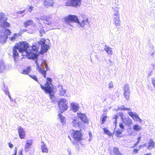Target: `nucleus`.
<instances>
[{
    "mask_svg": "<svg viewBox=\"0 0 155 155\" xmlns=\"http://www.w3.org/2000/svg\"><path fill=\"white\" fill-rule=\"evenodd\" d=\"M89 136H90H90H91V135H90V134H89Z\"/></svg>",
    "mask_w": 155,
    "mask_h": 155,
    "instance_id": "obj_64",
    "label": "nucleus"
},
{
    "mask_svg": "<svg viewBox=\"0 0 155 155\" xmlns=\"http://www.w3.org/2000/svg\"><path fill=\"white\" fill-rule=\"evenodd\" d=\"M123 123L126 125L128 126H130L132 124V121L129 117L126 119H124L122 120Z\"/></svg>",
    "mask_w": 155,
    "mask_h": 155,
    "instance_id": "obj_22",
    "label": "nucleus"
},
{
    "mask_svg": "<svg viewBox=\"0 0 155 155\" xmlns=\"http://www.w3.org/2000/svg\"><path fill=\"white\" fill-rule=\"evenodd\" d=\"M6 68L4 62L0 60V73L4 72L6 70Z\"/></svg>",
    "mask_w": 155,
    "mask_h": 155,
    "instance_id": "obj_18",
    "label": "nucleus"
},
{
    "mask_svg": "<svg viewBox=\"0 0 155 155\" xmlns=\"http://www.w3.org/2000/svg\"><path fill=\"white\" fill-rule=\"evenodd\" d=\"M38 43H35V44L32 45V46H30V48L32 51H38L39 49V47L40 45H38Z\"/></svg>",
    "mask_w": 155,
    "mask_h": 155,
    "instance_id": "obj_23",
    "label": "nucleus"
},
{
    "mask_svg": "<svg viewBox=\"0 0 155 155\" xmlns=\"http://www.w3.org/2000/svg\"><path fill=\"white\" fill-rule=\"evenodd\" d=\"M58 115L59 116V118L62 124H64V123H65L64 117L60 114H58Z\"/></svg>",
    "mask_w": 155,
    "mask_h": 155,
    "instance_id": "obj_35",
    "label": "nucleus"
},
{
    "mask_svg": "<svg viewBox=\"0 0 155 155\" xmlns=\"http://www.w3.org/2000/svg\"><path fill=\"white\" fill-rule=\"evenodd\" d=\"M7 18L5 14L0 13V26L4 27H8L10 26L9 23L6 21Z\"/></svg>",
    "mask_w": 155,
    "mask_h": 155,
    "instance_id": "obj_6",
    "label": "nucleus"
},
{
    "mask_svg": "<svg viewBox=\"0 0 155 155\" xmlns=\"http://www.w3.org/2000/svg\"><path fill=\"white\" fill-rule=\"evenodd\" d=\"M133 129L136 131H139L142 129V127L138 125L135 124L133 126Z\"/></svg>",
    "mask_w": 155,
    "mask_h": 155,
    "instance_id": "obj_29",
    "label": "nucleus"
},
{
    "mask_svg": "<svg viewBox=\"0 0 155 155\" xmlns=\"http://www.w3.org/2000/svg\"><path fill=\"white\" fill-rule=\"evenodd\" d=\"M108 64H109V66H111L113 65V62L110 60H109L107 61H106Z\"/></svg>",
    "mask_w": 155,
    "mask_h": 155,
    "instance_id": "obj_42",
    "label": "nucleus"
},
{
    "mask_svg": "<svg viewBox=\"0 0 155 155\" xmlns=\"http://www.w3.org/2000/svg\"><path fill=\"white\" fill-rule=\"evenodd\" d=\"M81 0H67L65 6L76 7L80 6Z\"/></svg>",
    "mask_w": 155,
    "mask_h": 155,
    "instance_id": "obj_8",
    "label": "nucleus"
},
{
    "mask_svg": "<svg viewBox=\"0 0 155 155\" xmlns=\"http://www.w3.org/2000/svg\"><path fill=\"white\" fill-rule=\"evenodd\" d=\"M41 150L42 152L43 153H48V150L47 148L46 145L42 141L41 142Z\"/></svg>",
    "mask_w": 155,
    "mask_h": 155,
    "instance_id": "obj_24",
    "label": "nucleus"
},
{
    "mask_svg": "<svg viewBox=\"0 0 155 155\" xmlns=\"http://www.w3.org/2000/svg\"><path fill=\"white\" fill-rule=\"evenodd\" d=\"M141 137L140 136L138 137L137 138V141H139V142H140V140L141 139Z\"/></svg>",
    "mask_w": 155,
    "mask_h": 155,
    "instance_id": "obj_60",
    "label": "nucleus"
},
{
    "mask_svg": "<svg viewBox=\"0 0 155 155\" xmlns=\"http://www.w3.org/2000/svg\"><path fill=\"white\" fill-rule=\"evenodd\" d=\"M113 87V85L112 81L110 82L109 84V87L110 89L112 88Z\"/></svg>",
    "mask_w": 155,
    "mask_h": 155,
    "instance_id": "obj_45",
    "label": "nucleus"
},
{
    "mask_svg": "<svg viewBox=\"0 0 155 155\" xmlns=\"http://www.w3.org/2000/svg\"><path fill=\"white\" fill-rule=\"evenodd\" d=\"M112 8L113 9L114 11L113 18L120 17V14L119 13V8L118 7H115L114 8Z\"/></svg>",
    "mask_w": 155,
    "mask_h": 155,
    "instance_id": "obj_17",
    "label": "nucleus"
},
{
    "mask_svg": "<svg viewBox=\"0 0 155 155\" xmlns=\"http://www.w3.org/2000/svg\"><path fill=\"white\" fill-rule=\"evenodd\" d=\"M15 153L14 154H13V155H16V154H17V148L16 147H15Z\"/></svg>",
    "mask_w": 155,
    "mask_h": 155,
    "instance_id": "obj_52",
    "label": "nucleus"
},
{
    "mask_svg": "<svg viewBox=\"0 0 155 155\" xmlns=\"http://www.w3.org/2000/svg\"><path fill=\"white\" fill-rule=\"evenodd\" d=\"M128 114L134 120L137 121H139L140 123L142 122V120L139 117L138 114L136 113H134L131 111L129 112Z\"/></svg>",
    "mask_w": 155,
    "mask_h": 155,
    "instance_id": "obj_12",
    "label": "nucleus"
},
{
    "mask_svg": "<svg viewBox=\"0 0 155 155\" xmlns=\"http://www.w3.org/2000/svg\"><path fill=\"white\" fill-rule=\"evenodd\" d=\"M104 49L108 54L111 55L112 54L113 52L112 48L109 46L106 45L104 48Z\"/></svg>",
    "mask_w": 155,
    "mask_h": 155,
    "instance_id": "obj_27",
    "label": "nucleus"
},
{
    "mask_svg": "<svg viewBox=\"0 0 155 155\" xmlns=\"http://www.w3.org/2000/svg\"><path fill=\"white\" fill-rule=\"evenodd\" d=\"M110 155H122L119 150L118 148L114 147L113 148L112 152L110 153Z\"/></svg>",
    "mask_w": 155,
    "mask_h": 155,
    "instance_id": "obj_20",
    "label": "nucleus"
},
{
    "mask_svg": "<svg viewBox=\"0 0 155 155\" xmlns=\"http://www.w3.org/2000/svg\"><path fill=\"white\" fill-rule=\"evenodd\" d=\"M58 87L59 89V90H60V89H63L62 85L61 84H59V85H58Z\"/></svg>",
    "mask_w": 155,
    "mask_h": 155,
    "instance_id": "obj_49",
    "label": "nucleus"
},
{
    "mask_svg": "<svg viewBox=\"0 0 155 155\" xmlns=\"http://www.w3.org/2000/svg\"><path fill=\"white\" fill-rule=\"evenodd\" d=\"M155 147V143L153 141V140L150 139L149 140L148 143V149H152Z\"/></svg>",
    "mask_w": 155,
    "mask_h": 155,
    "instance_id": "obj_21",
    "label": "nucleus"
},
{
    "mask_svg": "<svg viewBox=\"0 0 155 155\" xmlns=\"http://www.w3.org/2000/svg\"><path fill=\"white\" fill-rule=\"evenodd\" d=\"M33 143V140L32 139L27 140L24 147V150L27 152L30 150Z\"/></svg>",
    "mask_w": 155,
    "mask_h": 155,
    "instance_id": "obj_15",
    "label": "nucleus"
},
{
    "mask_svg": "<svg viewBox=\"0 0 155 155\" xmlns=\"http://www.w3.org/2000/svg\"><path fill=\"white\" fill-rule=\"evenodd\" d=\"M107 117L106 116L103 115L101 117V120L102 121L101 124H104L106 120Z\"/></svg>",
    "mask_w": 155,
    "mask_h": 155,
    "instance_id": "obj_37",
    "label": "nucleus"
},
{
    "mask_svg": "<svg viewBox=\"0 0 155 155\" xmlns=\"http://www.w3.org/2000/svg\"><path fill=\"white\" fill-rule=\"evenodd\" d=\"M40 19L42 20L45 21H48V18L47 17L45 16H41Z\"/></svg>",
    "mask_w": 155,
    "mask_h": 155,
    "instance_id": "obj_39",
    "label": "nucleus"
},
{
    "mask_svg": "<svg viewBox=\"0 0 155 155\" xmlns=\"http://www.w3.org/2000/svg\"><path fill=\"white\" fill-rule=\"evenodd\" d=\"M18 155H23L22 151L21 150L19 151V153H18Z\"/></svg>",
    "mask_w": 155,
    "mask_h": 155,
    "instance_id": "obj_57",
    "label": "nucleus"
},
{
    "mask_svg": "<svg viewBox=\"0 0 155 155\" xmlns=\"http://www.w3.org/2000/svg\"><path fill=\"white\" fill-rule=\"evenodd\" d=\"M47 22L46 23V24H47L48 25H51V22L50 21H49L48 20V21H46Z\"/></svg>",
    "mask_w": 155,
    "mask_h": 155,
    "instance_id": "obj_53",
    "label": "nucleus"
},
{
    "mask_svg": "<svg viewBox=\"0 0 155 155\" xmlns=\"http://www.w3.org/2000/svg\"><path fill=\"white\" fill-rule=\"evenodd\" d=\"M77 115L78 118L80 119L81 121L84 123H87L88 122V120L85 114L79 113H78Z\"/></svg>",
    "mask_w": 155,
    "mask_h": 155,
    "instance_id": "obj_14",
    "label": "nucleus"
},
{
    "mask_svg": "<svg viewBox=\"0 0 155 155\" xmlns=\"http://www.w3.org/2000/svg\"><path fill=\"white\" fill-rule=\"evenodd\" d=\"M30 69V68L28 67L25 70H22L21 73L23 74H27L29 73Z\"/></svg>",
    "mask_w": 155,
    "mask_h": 155,
    "instance_id": "obj_30",
    "label": "nucleus"
},
{
    "mask_svg": "<svg viewBox=\"0 0 155 155\" xmlns=\"http://www.w3.org/2000/svg\"><path fill=\"white\" fill-rule=\"evenodd\" d=\"M11 33V32L9 29H7L5 30L3 34L8 36V35H10Z\"/></svg>",
    "mask_w": 155,
    "mask_h": 155,
    "instance_id": "obj_36",
    "label": "nucleus"
},
{
    "mask_svg": "<svg viewBox=\"0 0 155 155\" xmlns=\"http://www.w3.org/2000/svg\"><path fill=\"white\" fill-rule=\"evenodd\" d=\"M7 95H8V97H9V98L10 100V101H12V97H11V95H10L9 94H7Z\"/></svg>",
    "mask_w": 155,
    "mask_h": 155,
    "instance_id": "obj_58",
    "label": "nucleus"
},
{
    "mask_svg": "<svg viewBox=\"0 0 155 155\" xmlns=\"http://www.w3.org/2000/svg\"><path fill=\"white\" fill-rule=\"evenodd\" d=\"M46 41L44 38L41 39L40 40L38 41V45H41V52L44 54L48 50L49 48L48 45L45 44Z\"/></svg>",
    "mask_w": 155,
    "mask_h": 155,
    "instance_id": "obj_7",
    "label": "nucleus"
},
{
    "mask_svg": "<svg viewBox=\"0 0 155 155\" xmlns=\"http://www.w3.org/2000/svg\"><path fill=\"white\" fill-rule=\"evenodd\" d=\"M15 38V37L14 36H13L10 39L11 41H13Z\"/></svg>",
    "mask_w": 155,
    "mask_h": 155,
    "instance_id": "obj_55",
    "label": "nucleus"
},
{
    "mask_svg": "<svg viewBox=\"0 0 155 155\" xmlns=\"http://www.w3.org/2000/svg\"><path fill=\"white\" fill-rule=\"evenodd\" d=\"M139 150L138 149H134L133 150V152L135 154H136L138 153Z\"/></svg>",
    "mask_w": 155,
    "mask_h": 155,
    "instance_id": "obj_48",
    "label": "nucleus"
},
{
    "mask_svg": "<svg viewBox=\"0 0 155 155\" xmlns=\"http://www.w3.org/2000/svg\"><path fill=\"white\" fill-rule=\"evenodd\" d=\"M33 7L32 6H30L29 7V8L28 9V10H29V11L30 12H31V11H32L33 10Z\"/></svg>",
    "mask_w": 155,
    "mask_h": 155,
    "instance_id": "obj_51",
    "label": "nucleus"
},
{
    "mask_svg": "<svg viewBox=\"0 0 155 155\" xmlns=\"http://www.w3.org/2000/svg\"><path fill=\"white\" fill-rule=\"evenodd\" d=\"M71 121L72 126L74 127L80 128L82 126L81 122L78 117H76L74 118H71Z\"/></svg>",
    "mask_w": 155,
    "mask_h": 155,
    "instance_id": "obj_11",
    "label": "nucleus"
},
{
    "mask_svg": "<svg viewBox=\"0 0 155 155\" xmlns=\"http://www.w3.org/2000/svg\"><path fill=\"white\" fill-rule=\"evenodd\" d=\"M29 76L34 80L37 81L40 85L41 88L45 92L49 94L50 97L52 99L54 96V89L55 87L53 85L52 81V80L50 78H47L46 79V83L45 84V86L40 83L38 81L36 76L35 75H30Z\"/></svg>",
    "mask_w": 155,
    "mask_h": 155,
    "instance_id": "obj_1",
    "label": "nucleus"
},
{
    "mask_svg": "<svg viewBox=\"0 0 155 155\" xmlns=\"http://www.w3.org/2000/svg\"><path fill=\"white\" fill-rule=\"evenodd\" d=\"M40 35V36L42 37L43 36V34L45 33V31L43 29H41L39 31Z\"/></svg>",
    "mask_w": 155,
    "mask_h": 155,
    "instance_id": "obj_41",
    "label": "nucleus"
},
{
    "mask_svg": "<svg viewBox=\"0 0 155 155\" xmlns=\"http://www.w3.org/2000/svg\"><path fill=\"white\" fill-rule=\"evenodd\" d=\"M143 145H140L138 147H137V148H138V149H139V150L140 148H141L143 146Z\"/></svg>",
    "mask_w": 155,
    "mask_h": 155,
    "instance_id": "obj_59",
    "label": "nucleus"
},
{
    "mask_svg": "<svg viewBox=\"0 0 155 155\" xmlns=\"http://www.w3.org/2000/svg\"><path fill=\"white\" fill-rule=\"evenodd\" d=\"M139 141H137L136 142V143H135L134 145V146L133 147H136L138 144L139 143Z\"/></svg>",
    "mask_w": 155,
    "mask_h": 155,
    "instance_id": "obj_54",
    "label": "nucleus"
},
{
    "mask_svg": "<svg viewBox=\"0 0 155 155\" xmlns=\"http://www.w3.org/2000/svg\"><path fill=\"white\" fill-rule=\"evenodd\" d=\"M119 126V127H120V128L122 130H124V129H125L124 126L122 123H120Z\"/></svg>",
    "mask_w": 155,
    "mask_h": 155,
    "instance_id": "obj_43",
    "label": "nucleus"
},
{
    "mask_svg": "<svg viewBox=\"0 0 155 155\" xmlns=\"http://www.w3.org/2000/svg\"><path fill=\"white\" fill-rule=\"evenodd\" d=\"M60 95L61 96H63L66 93V90L62 89H60Z\"/></svg>",
    "mask_w": 155,
    "mask_h": 155,
    "instance_id": "obj_38",
    "label": "nucleus"
},
{
    "mask_svg": "<svg viewBox=\"0 0 155 155\" xmlns=\"http://www.w3.org/2000/svg\"><path fill=\"white\" fill-rule=\"evenodd\" d=\"M19 137L21 139H24L25 137V132L23 128L19 126L17 129Z\"/></svg>",
    "mask_w": 155,
    "mask_h": 155,
    "instance_id": "obj_13",
    "label": "nucleus"
},
{
    "mask_svg": "<svg viewBox=\"0 0 155 155\" xmlns=\"http://www.w3.org/2000/svg\"><path fill=\"white\" fill-rule=\"evenodd\" d=\"M71 106L72 110L74 112L77 111L79 109V106L78 104L75 103H71Z\"/></svg>",
    "mask_w": 155,
    "mask_h": 155,
    "instance_id": "obj_25",
    "label": "nucleus"
},
{
    "mask_svg": "<svg viewBox=\"0 0 155 155\" xmlns=\"http://www.w3.org/2000/svg\"><path fill=\"white\" fill-rule=\"evenodd\" d=\"M123 90L124 91V97L127 101L129 100L130 91L129 85L126 84L123 87Z\"/></svg>",
    "mask_w": 155,
    "mask_h": 155,
    "instance_id": "obj_9",
    "label": "nucleus"
},
{
    "mask_svg": "<svg viewBox=\"0 0 155 155\" xmlns=\"http://www.w3.org/2000/svg\"><path fill=\"white\" fill-rule=\"evenodd\" d=\"M44 5L46 7L51 6L54 5V2L52 0H43Z\"/></svg>",
    "mask_w": 155,
    "mask_h": 155,
    "instance_id": "obj_16",
    "label": "nucleus"
},
{
    "mask_svg": "<svg viewBox=\"0 0 155 155\" xmlns=\"http://www.w3.org/2000/svg\"><path fill=\"white\" fill-rule=\"evenodd\" d=\"M28 44L26 42H21L19 44L16 43L13 47V57L15 61H17L19 56V54L17 51L20 53H22L25 51L27 55H28V53L27 52L28 48Z\"/></svg>",
    "mask_w": 155,
    "mask_h": 155,
    "instance_id": "obj_2",
    "label": "nucleus"
},
{
    "mask_svg": "<svg viewBox=\"0 0 155 155\" xmlns=\"http://www.w3.org/2000/svg\"><path fill=\"white\" fill-rule=\"evenodd\" d=\"M82 21L80 22L77 17L75 15H69L68 16L64 18V21L66 24L72 26L71 24V22L77 23L78 25L82 27H84L85 23H88V19L86 18L82 20Z\"/></svg>",
    "mask_w": 155,
    "mask_h": 155,
    "instance_id": "obj_3",
    "label": "nucleus"
},
{
    "mask_svg": "<svg viewBox=\"0 0 155 155\" xmlns=\"http://www.w3.org/2000/svg\"><path fill=\"white\" fill-rule=\"evenodd\" d=\"M71 135L75 141H79L82 139V135L80 131L74 130Z\"/></svg>",
    "mask_w": 155,
    "mask_h": 155,
    "instance_id": "obj_10",
    "label": "nucleus"
},
{
    "mask_svg": "<svg viewBox=\"0 0 155 155\" xmlns=\"http://www.w3.org/2000/svg\"><path fill=\"white\" fill-rule=\"evenodd\" d=\"M114 18L113 21L116 26H119L120 24V17L115 18Z\"/></svg>",
    "mask_w": 155,
    "mask_h": 155,
    "instance_id": "obj_28",
    "label": "nucleus"
},
{
    "mask_svg": "<svg viewBox=\"0 0 155 155\" xmlns=\"http://www.w3.org/2000/svg\"><path fill=\"white\" fill-rule=\"evenodd\" d=\"M68 101L64 98H62L58 101V106L61 113H63L67 110L68 108Z\"/></svg>",
    "mask_w": 155,
    "mask_h": 155,
    "instance_id": "obj_5",
    "label": "nucleus"
},
{
    "mask_svg": "<svg viewBox=\"0 0 155 155\" xmlns=\"http://www.w3.org/2000/svg\"><path fill=\"white\" fill-rule=\"evenodd\" d=\"M151 81L152 84L153 85V86L155 88V78H152L151 80Z\"/></svg>",
    "mask_w": 155,
    "mask_h": 155,
    "instance_id": "obj_47",
    "label": "nucleus"
},
{
    "mask_svg": "<svg viewBox=\"0 0 155 155\" xmlns=\"http://www.w3.org/2000/svg\"><path fill=\"white\" fill-rule=\"evenodd\" d=\"M28 46L29 47H28V48L27 52L28 53V55H27L29 56H31L32 55V53H31V52H28V48H29V50L30 51H31V49H30L31 48H30V47H29L28 45Z\"/></svg>",
    "mask_w": 155,
    "mask_h": 155,
    "instance_id": "obj_46",
    "label": "nucleus"
},
{
    "mask_svg": "<svg viewBox=\"0 0 155 155\" xmlns=\"http://www.w3.org/2000/svg\"><path fill=\"white\" fill-rule=\"evenodd\" d=\"M33 21L31 20H28L24 22V26L25 27H26L32 24Z\"/></svg>",
    "mask_w": 155,
    "mask_h": 155,
    "instance_id": "obj_32",
    "label": "nucleus"
},
{
    "mask_svg": "<svg viewBox=\"0 0 155 155\" xmlns=\"http://www.w3.org/2000/svg\"><path fill=\"white\" fill-rule=\"evenodd\" d=\"M103 130L104 132V133L107 134L109 136H111L112 135V133L109 130H108L107 128H106L104 127L103 128Z\"/></svg>",
    "mask_w": 155,
    "mask_h": 155,
    "instance_id": "obj_33",
    "label": "nucleus"
},
{
    "mask_svg": "<svg viewBox=\"0 0 155 155\" xmlns=\"http://www.w3.org/2000/svg\"><path fill=\"white\" fill-rule=\"evenodd\" d=\"M145 155H151V153H147Z\"/></svg>",
    "mask_w": 155,
    "mask_h": 155,
    "instance_id": "obj_63",
    "label": "nucleus"
},
{
    "mask_svg": "<svg viewBox=\"0 0 155 155\" xmlns=\"http://www.w3.org/2000/svg\"><path fill=\"white\" fill-rule=\"evenodd\" d=\"M77 141H76V142H73V144L74 145H76V144H77Z\"/></svg>",
    "mask_w": 155,
    "mask_h": 155,
    "instance_id": "obj_62",
    "label": "nucleus"
},
{
    "mask_svg": "<svg viewBox=\"0 0 155 155\" xmlns=\"http://www.w3.org/2000/svg\"><path fill=\"white\" fill-rule=\"evenodd\" d=\"M114 133L116 137H120V136H119V135H120L122 134V131L118 130H116V131H114Z\"/></svg>",
    "mask_w": 155,
    "mask_h": 155,
    "instance_id": "obj_34",
    "label": "nucleus"
},
{
    "mask_svg": "<svg viewBox=\"0 0 155 155\" xmlns=\"http://www.w3.org/2000/svg\"><path fill=\"white\" fill-rule=\"evenodd\" d=\"M9 147L11 148H12L13 147V145L11 142H9L8 143Z\"/></svg>",
    "mask_w": 155,
    "mask_h": 155,
    "instance_id": "obj_50",
    "label": "nucleus"
},
{
    "mask_svg": "<svg viewBox=\"0 0 155 155\" xmlns=\"http://www.w3.org/2000/svg\"><path fill=\"white\" fill-rule=\"evenodd\" d=\"M35 20L36 21H38V22L39 23V24H40L39 23V21H40V20H39V18H38L37 17H36L35 18Z\"/></svg>",
    "mask_w": 155,
    "mask_h": 155,
    "instance_id": "obj_56",
    "label": "nucleus"
},
{
    "mask_svg": "<svg viewBox=\"0 0 155 155\" xmlns=\"http://www.w3.org/2000/svg\"><path fill=\"white\" fill-rule=\"evenodd\" d=\"M35 63L37 65V69L38 71L41 74L44 78H46V71L49 69V68L47 64L44 63L41 64V67L38 63L37 61H35Z\"/></svg>",
    "mask_w": 155,
    "mask_h": 155,
    "instance_id": "obj_4",
    "label": "nucleus"
},
{
    "mask_svg": "<svg viewBox=\"0 0 155 155\" xmlns=\"http://www.w3.org/2000/svg\"><path fill=\"white\" fill-rule=\"evenodd\" d=\"M118 116H119L121 117V119L122 120H123V119H124V118L123 117V114L122 113H119L118 114V115H115V116L113 117V119H115V120L114 122V123L115 124V128L117 126V119L118 117Z\"/></svg>",
    "mask_w": 155,
    "mask_h": 155,
    "instance_id": "obj_19",
    "label": "nucleus"
},
{
    "mask_svg": "<svg viewBox=\"0 0 155 155\" xmlns=\"http://www.w3.org/2000/svg\"><path fill=\"white\" fill-rule=\"evenodd\" d=\"M118 110H126L127 111H129L131 110V109L129 108H125V106L123 105L120 107H118Z\"/></svg>",
    "mask_w": 155,
    "mask_h": 155,
    "instance_id": "obj_31",
    "label": "nucleus"
},
{
    "mask_svg": "<svg viewBox=\"0 0 155 155\" xmlns=\"http://www.w3.org/2000/svg\"><path fill=\"white\" fill-rule=\"evenodd\" d=\"M25 11V10H23V11H18L16 13V14H18V15L19 14H21L22 13H24Z\"/></svg>",
    "mask_w": 155,
    "mask_h": 155,
    "instance_id": "obj_44",
    "label": "nucleus"
},
{
    "mask_svg": "<svg viewBox=\"0 0 155 155\" xmlns=\"http://www.w3.org/2000/svg\"><path fill=\"white\" fill-rule=\"evenodd\" d=\"M19 35V34L17 33H15L14 35L15 37H17Z\"/></svg>",
    "mask_w": 155,
    "mask_h": 155,
    "instance_id": "obj_61",
    "label": "nucleus"
},
{
    "mask_svg": "<svg viewBox=\"0 0 155 155\" xmlns=\"http://www.w3.org/2000/svg\"><path fill=\"white\" fill-rule=\"evenodd\" d=\"M8 36L2 34L0 36V42L2 43H5L6 41Z\"/></svg>",
    "mask_w": 155,
    "mask_h": 155,
    "instance_id": "obj_26",
    "label": "nucleus"
},
{
    "mask_svg": "<svg viewBox=\"0 0 155 155\" xmlns=\"http://www.w3.org/2000/svg\"><path fill=\"white\" fill-rule=\"evenodd\" d=\"M4 87L3 88V90L6 94H10V93L8 91V89L7 88V87H5L4 86Z\"/></svg>",
    "mask_w": 155,
    "mask_h": 155,
    "instance_id": "obj_40",
    "label": "nucleus"
}]
</instances>
